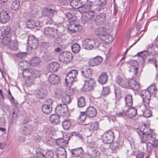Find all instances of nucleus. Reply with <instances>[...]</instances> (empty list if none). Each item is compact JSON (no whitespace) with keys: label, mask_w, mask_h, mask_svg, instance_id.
Masks as SVG:
<instances>
[{"label":"nucleus","mask_w":158,"mask_h":158,"mask_svg":"<svg viewBox=\"0 0 158 158\" xmlns=\"http://www.w3.org/2000/svg\"><path fill=\"white\" fill-rule=\"evenodd\" d=\"M94 5L92 2H87L80 9V12L84 14L81 17V20L85 23L91 19L95 15Z\"/></svg>","instance_id":"nucleus-1"},{"label":"nucleus","mask_w":158,"mask_h":158,"mask_svg":"<svg viewBox=\"0 0 158 158\" xmlns=\"http://www.w3.org/2000/svg\"><path fill=\"white\" fill-rule=\"evenodd\" d=\"M137 132L139 135L140 143H147L155 136L154 131L152 130L148 129L145 124L139 127Z\"/></svg>","instance_id":"nucleus-2"},{"label":"nucleus","mask_w":158,"mask_h":158,"mask_svg":"<svg viewBox=\"0 0 158 158\" xmlns=\"http://www.w3.org/2000/svg\"><path fill=\"white\" fill-rule=\"evenodd\" d=\"M77 73L78 71L76 70H72L68 73L65 78V83L68 86L70 87L73 84Z\"/></svg>","instance_id":"nucleus-3"},{"label":"nucleus","mask_w":158,"mask_h":158,"mask_svg":"<svg viewBox=\"0 0 158 158\" xmlns=\"http://www.w3.org/2000/svg\"><path fill=\"white\" fill-rule=\"evenodd\" d=\"M23 75L24 78L26 80V82L29 85H32L34 83V79L31 78V72H32V69H29L27 68H25L23 69Z\"/></svg>","instance_id":"nucleus-4"},{"label":"nucleus","mask_w":158,"mask_h":158,"mask_svg":"<svg viewBox=\"0 0 158 158\" xmlns=\"http://www.w3.org/2000/svg\"><path fill=\"white\" fill-rule=\"evenodd\" d=\"M55 112L57 114L62 116L66 117L69 115L67 105L60 104L58 105L55 109Z\"/></svg>","instance_id":"nucleus-5"},{"label":"nucleus","mask_w":158,"mask_h":158,"mask_svg":"<svg viewBox=\"0 0 158 158\" xmlns=\"http://www.w3.org/2000/svg\"><path fill=\"white\" fill-rule=\"evenodd\" d=\"M85 83L83 89L85 91H88L93 89L95 85V81L94 78L90 77L84 80Z\"/></svg>","instance_id":"nucleus-6"},{"label":"nucleus","mask_w":158,"mask_h":158,"mask_svg":"<svg viewBox=\"0 0 158 158\" xmlns=\"http://www.w3.org/2000/svg\"><path fill=\"white\" fill-rule=\"evenodd\" d=\"M72 54L69 52H64L59 56V60L60 61L65 63H68L72 60Z\"/></svg>","instance_id":"nucleus-7"},{"label":"nucleus","mask_w":158,"mask_h":158,"mask_svg":"<svg viewBox=\"0 0 158 158\" xmlns=\"http://www.w3.org/2000/svg\"><path fill=\"white\" fill-rule=\"evenodd\" d=\"M114 139V132L112 131H109L106 132L103 138V142L107 144L112 143Z\"/></svg>","instance_id":"nucleus-8"},{"label":"nucleus","mask_w":158,"mask_h":158,"mask_svg":"<svg viewBox=\"0 0 158 158\" xmlns=\"http://www.w3.org/2000/svg\"><path fill=\"white\" fill-rule=\"evenodd\" d=\"M96 45L94 40L91 39L85 40L82 42L83 47L85 49L91 50Z\"/></svg>","instance_id":"nucleus-9"},{"label":"nucleus","mask_w":158,"mask_h":158,"mask_svg":"<svg viewBox=\"0 0 158 158\" xmlns=\"http://www.w3.org/2000/svg\"><path fill=\"white\" fill-rule=\"evenodd\" d=\"M127 86L126 88L132 89L134 90L139 91L140 88V85L135 80L131 79L127 80Z\"/></svg>","instance_id":"nucleus-10"},{"label":"nucleus","mask_w":158,"mask_h":158,"mask_svg":"<svg viewBox=\"0 0 158 158\" xmlns=\"http://www.w3.org/2000/svg\"><path fill=\"white\" fill-rule=\"evenodd\" d=\"M28 44L31 49L37 48L39 43L37 39L33 36H30L28 39Z\"/></svg>","instance_id":"nucleus-11"},{"label":"nucleus","mask_w":158,"mask_h":158,"mask_svg":"<svg viewBox=\"0 0 158 158\" xmlns=\"http://www.w3.org/2000/svg\"><path fill=\"white\" fill-rule=\"evenodd\" d=\"M147 143V148L149 152L158 146V141L155 139V136L154 137L153 139H152Z\"/></svg>","instance_id":"nucleus-12"},{"label":"nucleus","mask_w":158,"mask_h":158,"mask_svg":"<svg viewBox=\"0 0 158 158\" xmlns=\"http://www.w3.org/2000/svg\"><path fill=\"white\" fill-rule=\"evenodd\" d=\"M68 29L69 31L72 32H75L77 31L79 29L80 26L77 23V21H71L69 22Z\"/></svg>","instance_id":"nucleus-13"},{"label":"nucleus","mask_w":158,"mask_h":158,"mask_svg":"<svg viewBox=\"0 0 158 158\" xmlns=\"http://www.w3.org/2000/svg\"><path fill=\"white\" fill-rule=\"evenodd\" d=\"M129 63L131 65V69L129 71L131 72V71L134 74L137 75L138 73V62L136 60H130Z\"/></svg>","instance_id":"nucleus-14"},{"label":"nucleus","mask_w":158,"mask_h":158,"mask_svg":"<svg viewBox=\"0 0 158 158\" xmlns=\"http://www.w3.org/2000/svg\"><path fill=\"white\" fill-rule=\"evenodd\" d=\"M127 80L126 79L123 78L119 76H116L115 79V81L117 84L122 87L124 88H126L128 85Z\"/></svg>","instance_id":"nucleus-15"},{"label":"nucleus","mask_w":158,"mask_h":158,"mask_svg":"<svg viewBox=\"0 0 158 158\" xmlns=\"http://www.w3.org/2000/svg\"><path fill=\"white\" fill-rule=\"evenodd\" d=\"M106 18L105 13H101L96 16L95 21L97 24L98 25H101L103 24L105 21Z\"/></svg>","instance_id":"nucleus-16"},{"label":"nucleus","mask_w":158,"mask_h":158,"mask_svg":"<svg viewBox=\"0 0 158 158\" xmlns=\"http://www.w3.org/2000/svg\"><path fill=\"white\" fill-rule=\"evenodd\" d=\"M11 28L10 27L3 26L0 28V39L3 36L10 34Z\"/></svg>","instance_id":"nucleus-17"},{"label":"nucleus","mask_w":158,"mask_h":158,"mask_svg":"<svg viewBox=\"0 0 158 158\" xmlns=\"http://www.w3.org/2000/svg\"><path fill=\"white\" fill-rule=\"evenodd\" d=\"M59 64L56 62L51 63L47 66V70L50 72L56 71L59 69Z\"/></svg>","instance_id":"nucleus-18"},{"label":"nucleus","mask_w":158,"mask_h":158,"mask_svg":"<svg viewBox=\"0 0 158 158\" xmlns=\"http://www.w3.org/2000/svg\"><path fill=\"white\" fill-rule=\"evenodd\" d=\"M139 110L141 112V114H143V116L146 118L150 117L152 115L151 111L145 107V105L140 106Z\"/></svg>","instance_id":"nucleus-19"},{"label":"nucleus","mask_w":158,"mask_h":158,"mask_svg":"<svg viewBox=\"0 0 158 158\" xmlns=\"http://www.w3.org/2000/svg\"><path fill=\"white\" fill-rule=\"evenodd\" d=\"M10 19V16L8 13L5 11H2L0 13V22L2 23H5Z\"/></svg>","instance_id":"nucleus-20"},{"label":"nucleus","mask_w":158,"mask_h":158,"mask_svg":"<svg viewBox=\"0 0 158 158\" xmlns=\"http://www.w3.org/2000/svg\"><path fill=\"white\" fill-rule=\"evenodd\" d=\"M102 60V58L100 56H97L89 60V64L92 66H97L100 64Z\"/></svg>","instance_id":"nucleus-21"},{"label":"nucleus","mask_w":158,"mask_h":158,"mask_svg":"<svg viewBox=\"0 0 158 158\" xmlns=\"http://www.w3.org/2000/svg\"><path fill=\"white\" fill-rule=\"evenodd\" d=\"M56 153L58 158H66L67 157L66 151L63 148H58L56 150Z\"/></svg>","instance_id":"nucleus-22"},{"label":"nucleus","mask_w":158,"mask_h":158,"mask_svg":"<svg viewBox=\"0 0 158 158\" xmlns=\"http://www.w3.org/2000/svg\"><path fill=\"white\" fill-rule=\"evenodd\" d=\"M87 116L90 118L95 117L97 114L96 109L93 106H89L85 112Z\"/></svg>","instance_id":"nucleus-23"},{"label":"nucleus","mask_w":158,"mask_h":158,"mask_svg":"<svg viewBox=\"0 0 158 158\" xmlns=\"http://www.w3.org/2000/svg\"><path fill=\"white\" fill-rule=\"evenodd\" d=\"M107 30L104 27H101L97 29L95 31L97 35L100 37L101 39L104 38V37L106 35Z\"/></svg>","instance_id":"nucleus-24"},{"label":"nucleus","mask_w":158,"mask_h":158,"mask_svg":"<svg viewBox=\"0 0 158 158\" xmlns=\"http://www.w3.org/2000/svg\"><path fill=\"white\" fill-rule=\"evenodd\" d=\"M55 29L50 27H46L44 29V33L47 37H53L55 35Z\"/></svg>","instance_id":"nucleus-25"},{"label":"nucleus","mask_w":158,"mask_h":158,"mask_svg":"<svg viewBox=\"0 0 158 158\" xmlns=\"http://www.w3.org/2000/svg\"><path fill=\"white\" fill-rule=\"evenodd\" d=\"M92 73V69L89 68L81 71V74L84 80L91 77Z\"/></svg>","instance_id":"nucleus-26"},{"label":"nucleus","mask_w":158,"mask_h":158,"mask_svg":"<svg viewBox=\"0 0 158 158\" xmlns=\"http://www.w3.org/2000/svg\"><path fill=\"white\" fill-rule=\"evenodd\" d=\"M72 157H79L81 156L83 153V150L82 148L80 147L73 149L71 151Z\"/></svg>","instance_id":"nucleus-27"},{"label":"nucleus","mask_w":158,"mask_h":158,"mask_svg":"<svg viewBox=\"0 0 158 158\" xmlns=\"http://www.w3.org/2000/svg\"><path fill=\"white\" fill-rule=\"evenodd\" d=\"M69 139V137H64L63 138H60L57 139L56 140V142L59 146H65L68 144Z\"/></svg>","instance_id":"nucleus-28"},{"label":"nucleus","mask_w":158,"mask_h":158,"mask_svg":"<svg viewBox=\"0 0 158 158\" xmlns=\"http://www.w3.org/2000/svg\"><path fill=\"white\" fill-rule=\"evenodd\" d=\"M48 80L50 83L53 84H56L60 82V78L58 75L53 74L49 76Z\"/></svg>","instance_id":"nucleus-29"},{"label":"nucleus","mask_w":158,"mask_h":158,"mask_svg":"<svg viewBox=\"0 0 158 158\" xmlns=\"http://www.w3.org/2000/svg\"><path fill=\"white\" fill-rule=\"evenodd\" d=\"M126 112L127 116L129 118L134 117L136 115L137 113V110L135 107H129Z\"/></svg>","instance_id":"nucleus-30"},{"label":"nucleus","mask_w":158,"mask_h":158,"mask_svg":"<svg viewBox=\"0 0 158 158\" xmlns=\"http://www.w3.org/2000/svg\"><path fill=\"white\" fill-rule=\"evenodd\" d=\"M108 77L107 74L106 72H103L99 77L98 81L100 84H104L106 82Z\"/></svg>","instance_id":"nucleus-31"},{"label":"nucleus","mask_w":158,"mask_h":158,"mask_svg":"<svg viewBox=\"0 0 158 158\" xmlns=\"http://www.w3.org/2000/svg\"><path fill=\"white\" fill-rule=\"evenodd\" d=\"M59 114H53L50 117V120L51 123L55 125L58 124L60 123V117Z\"/></svg>","instance_id":"nucleus-32"},{"label":"nucleus","mask_w":158,"mask_h":158,"mask_svg":"<svg viewBox=\"0 0 158 158\" xmlns=\"http://www.w3.org/2000/svg\"><path fill=\"white\" fill-rule=\"evenodd\" d=\"M71 6L75 9L78 8L80 11V9L83 6L80 0H72L70 2Z\"/></svg>","instance_id":"nucleus-33"},{"label":"nucleus","mask_w":158,"mask_h":158,"mask_svg":"<svg viewBox=\"0 0 158 158\" xmlns=\"http://www.w3.org/2000/svg\"><path fill=\"white\" fill-rule=\"evenodd\" d=\"M71 98L70 95L67 94H64L63 96L61 101L63 105H67L69 104L71 102Z\"/></svg>","instance_id":"nucleus-34"},{"label":"nucleus","mask_w":158,"mask_h":158,"mask_svg":"<svg viewBox=\"0 0 158 158\" xmlns=\"http://www.w3.org/2000/svg\"><path fill=\"white\" fill-rule=\"evenodd\" d=\"M125 105L128 107H131L133 104L132 96L131 94H128L125 98Z\"/></svg>","instance_id":"nucleus-35"},{"label":"nucleus","mask_w":158,"mask_h":158,"mask_svg":"<svg viewBox=\"0 0 158 158\" xmlns=\"http://www.w3.org/2000/svg\"><path fill=\"white\" fill-rule=\"evenodd\" d=\"M47 92L46 90L41 89L37 91V97L39 98L42 99L44 98L47 95Z\"/></svg>","instance_id":"nucleus-36"},{"label":"nucleus","mask_w":158,"mask_h":158,"mask_svg":"<svg viewBox=\"0 0 158 158\" xmlns=\"http://www.w3.org/2000/svg\"><path fill=\"white\" fill-rule=\"evenodd\" d=\"M32 131L31 127L29 125H27L23 128V133L25 135H30Z\"/></svg>","instance_id":"nucleus-37"},{"label":"nucleus","mask_w":158,"mask_h":158,"mask_svg":"<svg viewBox=\"0 0 158 158\" xmlns=\"http://www.w3.org/2000/svg\"><path fill=\"white\" fill-rule=\"evenodd\" d=\"M42 111L46 114H49L52 111V106H48L47 105L44 104L42 107Z\"/></svg>","instance_id":"nucleus-38"},{"label":"nucleus","mask_w":158,"mask_h":158,"mask_svg":"<svg viewBox=\"0 0 158 158\" xmlns=\"http://www.w3.org/2000/svg\"><path fill=\"white\" fill-rule=\"evenodd\" d=\"M77 102L78 107L80 108L84 107L86 104L85 98L83 97H81L78 98Z\"/></svg>","instance_id":"nucleus-39"},{"label":"nucleus","mask_w":158,"mask_h":158,"mask_svg":"<svg viewBox=\"0 0 158 158\" xmlns=\"http://www.w3.org/2000/svg\"><path fill=\"white\" fill-rule=\"evenodd\" d=\"M40 62V59L39 57H36L32 59L30 61V64L32 66H37L39 64Z\"/></svg>","instance_id":"nucleus-40"},{"label":"nucleus","mask_w":158,"mask_h":158,"mask_svg":"<svg viewBox=\"0 0 158 158\" xmlns=\"http://www.w3.org/2000/svg\"><path fill=\"white\" fill-rule=\"evenodd\" d=\"M149 55L148 52L146 51L141 52L137 54V56L141 58L143 61H144L145 60L147 59Z\"/></svg>","instance_id":"nucleus-41"},{"label":"nucleus","mask_w":158,"mask_h":158,"mask_svg":"<svg viewBox=\"0 0 158 158\" xmlns=\"http://www.w3.org/2000/svg\"><path fill=\"white\" fill-rule=\"evenodd\" d=\"M140 96L143 98H150L151 94L149 91L144 90L142 91L140 94Z\"/></svg>","instance_id":"nucleus-42"},{"label":"nucleus","mask_w":158,"mask_h":158,"mask_svg":"<svg viewBox=\"0 0 158 158\" xmlns=\"http://www.w3.org/2000/svg\"><path fill=\"white\" fill-rule=\"evenodd\" d=\"M20 3V0H15L13 2L11 5V9L13 10H17L19 6Z\"/></svg>","instance_id":"nucleus-43"},{"label":"nucleus","mask_w":158,"mask_h":158,"mask_svg":"<svg viewBox=\"0 0 158 158\" xmlns=\"http://www.w3.org/2000/svg\"><path fill=\"white\" fill-rule=\"evenodd\" d=\"M31 77L34 80L35 78L39 77L40 75V72L36 69H32V72H31Z\"/></svg>","instance_id":"nucleus-44"},{"label":"nucleus","mask_w":158,"mask_h":158,"mask_svg":"<svg viewBox=\"0 0 158 158\" xmlns=\"http://www.w3.org/2000/svg\"><path fill=\"white\" fill-rule=\"evenodd\" d=\"M10 34H9L8 35H5L3 37L2 40V43L4 45H7L9 44L11 42V40L9 36Z\"/></svg>","instance_id":"nucleus-45"},{"label":"nucleus","mask_w":158,"mask_h":158,"mask_svg":"<svg viewBox=\"0 0 158 158\" xmlns=\"http://www.w3.org/2000/svg\"><path fill=\"white\" fill-rule=\"evenodd\" d=\"M73 52L75 53H78L80 50V46L77 44H73L71 48Z\"/></svg>","instance_id":"nucleus-46"},{"label":"nucleus","mask_w":158,"mask_h":158,"mask_svg":"<svg viewBox=\"0 0 158 158\" xmlns=\"http://www.w3.org/2000/svg\"><path fill=\"white\" fill-rule=\"evenodd\" d=\"M71 123L68 120H66L63 122L62 125L63 128L66 130H68L71 126Z\"/></svg>","instance_id":"nucleus-47"},{"label":"nucleus","mask_w":158,"mask_h":158,"mask_svg":"<svg viewBox=\"0 0 158 158\" xmlns=\"http://www.w3.org/2000/svg\"><path fill=\"white\" fill-rule=\"evenodd\" d=\"M110 92V89L107 86L103 87L102 91V94L103 96H106L108 95Z\"/></svg>","instance_id":"nucleus-48"},{"label":"nucleus","mask_w":158,"mask_h":158,"mask_svg":"<svg viewBox=\"0 0 158 158\" xmlns=\"http://www.w3.org/2000/svg\"><path fill=\"white\" fill-rule=\"evenodd\" d=\"M86 116H87L85 112H81L78 117L79 119L80 122L81 123L84 122L86 119Z\"/></svg>","instance_id":"nucleus-49"},{"label":"nucleus","mask_w":158,"mask_h":158,"mask_svg":"<svg viewBox=\"0 0 158 158\" xmlns=\"http://www.w3.org/2000/svg\"><path fill=\"white\" fill-rule=\"evenodd\" d=\"M100 152L95 149L93 150L92 151L91 155V156L94 157V158H99L100 157Z\"/></svg>","instance_id":"nucleus-50"},{"label":"nucleus","mask_w":158,"mask_h":158,"mask_svg":"<svg viewBox=\"0 0 158 158\" xmlns=\"http://www.w3.org/2000/svg\"><path fill=\"white\" fill-rule=\"evenodd\" d=\"M66 18L69 20V21H76V18L73 17V15L70 13H67L65 15Z\"/></svg>","instance_id":"nucleus-51"},{"label":"nucleus","mask_w":158,"mask_h":158,"mask_svg":"<svg viewBox=\"0 0 158 158\" xmlns=\"http://www.w3.org/2000/svg\"><path fill=\"white\" fill-rule=\"evenodd\" d=\"M99 125L98 123L96 121L95 123H93L90 126V129L93 130H96L99 128Z\"/></svg>","instance_id":"nucleus-52"},{"label":"nucleus","mask_w":158,"mask_h":158,"mask_svg":"<svg viewBox=\"0 0 158 158\" xmlns=\"http://www.w3.org/2000/svg\"><path fill=\"white\" fill-rule=\"evenodd\" d=\"M10 48L12 50H16L18 49V44L15 41L9 45Z\"/></svg>","instance_id":"nucleus-53"},{"label":"nucleus","mask_w":158,"mask_h":158,"mask_svg":"<svg viewBox=\"0 0 158 158\" xmlns=\"http://www.w3.org/2000/svg\"><path fill=\"white\" fill-rule=\"evenodd\" d=\"M106 0H95V2L97 5L99 6H103L106 4Z\"/></svg>","instance_id":"nucleus-54"},{"label":"nucleus","mask_w":158,"mask_h":158,"mask_svg":"<svg viewBox=\"0 0 158 158\" xmlns=\"http://www.w3.org/2000/svg\"><path fill=\"white\" fill-rule=\"evenodd\" d=\"M46 12L47 14L49 16V17H52L53 15L56 13V11L54 10L51 9H46Z\"/></svg>","instance_id":"nucleus-55"},{"label":"nucleus","mask_w":158,"mask_h":158,"mask_svg":"<svg viewBox=\"0 0 158 158\" xmlns=\"http://www.w3.org/2000/svg\"><path fill=\"white\" fill-rule=\"evenodd\" d=\"M35 22L33 20H29L27 25V27L29 28H32L35 27Z\"/></svg>","instance_id":"nucleus-56"},{"label":"nucleus","mask_w":158,"mask_h":158,"mask_svg":"<svg viewBox=\"0 0 158 158\" xmlns=\"http://www.w3.org/2000/svg\"><path fill=\"white\" fill-rule=\"evenodd\" d=\"M30 158H45L44 154L40 152H36V156H33Z\"/></svg>","instance_id":"nucleus-57"},{"label":"nucleus","mask_w":158,"mask_h":158,"mask_svg":"<svg viewBox=\"0 0 158 158\" xmlns=\"http://www.w3.org/2000/svg\"><path fill=\"white\" fill-rule=\"evenodd\" d=\"M30 158H45L44 154L40 152H36V156H33Z\"/></svg>","instance_id":"nucleus-58"},{"label":"nucleus","mask_w":158,"mask_h":158,"mask_svg":"<svg viewBox=\"0 0 158 158\" xmlns=\"http://www.w3.org/2000/svg\"><path fill=\"white\" fill-rule=\"evenodd\" d=\"M104 38L102 39V40L106 41H111L112 40V38L111 35L108 34V32L107 33L106 35L105 36Z\"/></svg>","instance_id":"nucleus-59"},{"label":"nucleus","mask_w":158,"mask_h":158,"mask_svg":"<svg viewBox=\"0 0 158 158\" xmlns=\"http://www.w3.org/2000/svg\"><path fill=\"white\" fill-rule=\"evenodd\" d=\"M64 94L65 93H64V91L60 89H57L55 92V94L57 96H63Z\"/></svg>","instance_id":"nucleus-60"},{"label":"nucleus","mask_w":158,"mask_h":158,"mask_svg":"<svg viewBox=\"0 0 158 158\" xmlns=\"http://www.w3.org/2000/svg\"><path fill=\"white\" fill-rule=\"evenodd\" d=\"M110 147L113 150H115L119 148L118 143L117 142L112 143L110 145Z\"/></svg>","instance_id":"nucleus-61"},{"label":"nucleus","mask_w":158,"mask_h":158,"mask_svg":"<svg viewBox=\"0 0 158 158\" xmlns=\"http://www.w3.org/2000/svg\"><path fill=\"white\" fill-rule=\"evenodd\" d=\"M46 155L47 158H54V154L52 151H48L46 153Z\"/></svg>","instance_id":"nucleus-62"},{"label":"nucleus","mask_w":158,"mask_h":158,"mask_svg":"<svg viewBox=\"0 0 158 158\" xmlns=\"http://www.w3.org/2000/svg\"><path fill=\"white\" fill-rule=\"evenodd\" d=\"M153 46L152 44H150L147 47V51H148V52L149 54L150 53L151 54L153 53Z\"/></svg>","instance_id":"nucleus-63"},{"label":"nucleus","mask_w":158,"mask_h":158,"mask_svg":"<svg viewBox=\"0 0 158 158\" xmlns=\"http://www.w3.org/2000/svg\"><path fill=\"white\" fill-rule=\"evenodd\" d=\"M26 52H20L17 54V56L22 59L24 58L26 56Z\"/></svg>","instance_id":"nucleus-64"}]
</instances>
